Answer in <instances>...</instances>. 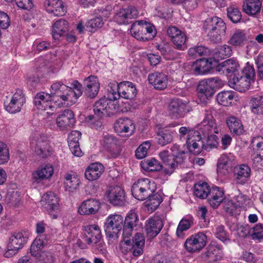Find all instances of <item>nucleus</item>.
Masks as SVG:
<instances>
[{
	"label": "nucleus",
	"instance_id": "49",
	"mask_svg": "<svg viewBox=\"0 0 263 263\" xmlns=\"http://www.w3.org/2000/svg\"><path fill=\"white\" fill-rule=\"evenodd\" d=\"M250 109L254 114L263 115V96L253 98L250 101Z\"/></svg>",
	"mask_w": 263,
	"mask_h": 263
},
{
	"label": "nucleus",
	"instance_id": "24",
	"mask_svg": "<svg viewBox=\"0 0 263 263\" xmlns=\"http://www.w3.org/2000/svg\"><path fill=\"white\" fill-rule=\"evenodd\" d=\"M100 208V202L95 199H89L84 201L78 208V212L81 215H93Z\"/></svg>",
	"mask_w": 263,
	"mask_h": 263
},
{
	"label": "nucleus",
	"instance_id": "26",
	"mask_svg": "<svg viewBox=\"0 0 263 263\" xmlns=\"http://www.w3.org/2000/svg\"><path fill=\"white\" fill-rule=\"evenodd\" d=\"M224 199L223 190L217 186H213L208 196L209 204L214 209L217 208Z\"/></svg>",
	"mask_w": 263,
	"mask_h": 263
},
{
	"label": "nucleus",
	"instance_id": "32",
	"mask_svg": "<svg viewBox=\"0 0 263 263\" xmlns=\"http://www.w3.org/2000/svg\"><path fill=\"white\" fill-rule=\"evenodd\" d=\"M251 81L242 76H234L232 79L228 81L229 85L233 89L240 91L244 92L248 90L250 87Z\"/></svg>",
	"mask_w": 263,
	"mask_h": 263
},
{
	"label": "nucleus",
	"instance_id": "13",
	"mask_svg": "<svg viewBox=\"0 0 263 263\" xmlns=\"http://www.w3.org/2000/svg\"><path fill=\"white\" fill-rule=\"evenodd\" d=\"M34 103L39 109H49L52 111L55 110L60 105V103L57 104V102L52 100V97L50 94L44 92L36 95L34 99Z\"/></svg>",
	"mask_w": 263,
	"mask_h": 263
},
{
	"label": "nucleus",
	"instance_id": "62",
	"mask_svg": "<svg viewBox=\"0 0 263 263\" xmlns=\"http://www.w3.org/2000/svg\"><path fill=\"white\" fill-rule=\"evenodd\" d=\"M186 40V37L184 33L182 32L179 34L175 39L172 40L176 47L180 50H184L185 48V43Z\"/></svg>",
	"mask_w": 263,
	"mask_h": 263
},
{
	"label": "nucleus",
	"instance_id": "9",
	"mask_svg": "<svg viewBox=\"0 0 263 263\" xmlns=\"http://www.w3.org/2000/svg\"><path fill=\"white\" fill-rule=\"evenodd\" d=\"M30 147L37 155L42 158H46L52 153L49 141L44 136L39 135L32 138L30 141Z\"/></svg>",
	"mask_w": 263,
	"mask_h": 263
},
{
	"label": "nucleus",
	"instance_id": "58",
	"mask_svg": "<svg viewBox=\"0 0 263 263\" xmlns=\"http://www.w3.org/2000/svg\"><path fill=\"white\" fill-rule=\"evenodd\" d=\"M250 198L247 195L238 192L234 197V202L237 207L246 208L249 203Z\"/></svg>",
	"mask_w": 263,
	"mask_h": 263
},
{
	"label": "nucleus",
	"instance_id": "17",
	"mask_svg": "<svg viewBox=\"0 0 263 263\" xmlns=\"http://www.w3.org/2000/svg\"><path fill=\"white\" fill-rule=\"evenodd\" d=\"M136 129L134 121L128 118L119 119L115 124V130L120 136L129 137Z\"/></svg>",
	"mask_w": 263,
	"mask_h": 263
},
{
	"label": "nucleus",
	"instance_id": "40",
	"mask_svg": "<svg viewBox=\"0 0 263 263\" xmlns=\"http://www.w3.org/2000/svg\"><path fill=\"white\" fill-rule=\"evenodd\" d=\"M80 183V179L77 175L66 173L64 175V184L66 191L71 193L76 190Z\"/></svg>",
	"mask_w": 263,
	"mask_h": 263
},
{
	"label": "nucleus",
	"instance_id": "39",
	"mask_svg": "<svg viewBox=\"0 0 263 263\" xmlns=\"http://www.w3.org/2000/svg\"><path fill=\"white\" fill-rule=\"evenodd\" d=\"M247 36L245 30L236 29L229 41V43L237 47H242L247 41Z\"/></svg>",
	"mask_w": 263,
	"mask_h": 263
},
{
	"label": "nucleus",
	"instance_id": "30",
	"mask_svg": "<svg viewBox=\"0 0 263 263\" xmlns=\"http://www.w3.org/2000/svg\"><path fill=\"white\" fill-rule=\"evenodd\" d=\"M84 85L85 86V92L88 97L93 98L98 95L100 88V83L96 77L90 76L85 79Z\"/></svg>",
	"mask_w": 263,
	"mask_h": 263
},
{
	"label": "nucleus",
	"instance_id": "10",
	"mask_svg": "<svg viewBox=\"0 0 263 263\" xmlns=\"http://www.w3.org/2000/svg\"><path fill=\"white\" fill-rule=\"evenodd\" d=\"M207 236L203 232H198L191 235L184 242L185 249L190 253L201 251L206 246Z\"/></svg>",
	"mask_w": 263,
	"mask_h": 263
},
{
	"label": "nucleus",
	"instance_id": "56",
	"mask_svg": "<svg viewBox=\"0 0 263 263\" xmlns=\"http://www.w3.org/2000/svg\"><path fill=\"white\" fill-rule=\"evenodd\" d=\"M214 234L217 238L224 243L230 241L229 234L222 225H218L215 228Z\"/></svg>",
	"mask_w": 263,
	"mask_h": 263
},
{
	"label": "nucleus",
	"instance_id": "6",
	"mask_svg": "<svg viewBox=\"0 0 263 263\" xmlns=\"http://www.w3.org/2000/svg\"><path fill=\"white\" fill-rule=\"evenodd\" d=\"M83 239L91 247L93 251H102L105 243L102 239L101 231L97 224L86 225L83 227Z\"/></svg>",
	"mask_w": 263,
	"mask_h": 263
},
{
	"label": "nucleus",
	"instance_id": "35",
	"mask_svg": "<svg viewBox=\"0 0 263 263\" xmlns=\"http://www.w3.org/2000/svg\"><path fill=\"white\" fill-rule=\"evenodd\" d=\"M69 28V24L67 21L60 19L52 25V36L54 40H58L61 36L67 34Z\"/></svg>",
	"mask_w": 263,
	"mask_h": 263
},
{
	"label": "nucleus",
	"instance_id": "21",
	"mask_svg": "<svg viewBox=\"0 0 263 263\" xmlns=\"http://www.w3.org/2000/svg\"><path fill=\"white\" fill-rule=\"evenodd\" d=\"M163 227L162 220L158 216L149 218L145 221V229L147 236L154 238L161 231Z\"/></svg>",
	"mask_w": 263,
	"mask_h": 263
},
{
	"label": "nucleus",
	"instance_id": "42",
	"mask_svg": "<svg viewBox=\"0 0 263 263\" xmlns=\"http://www.w3.org/2000/svg\"><path fill=\"white\" fill-rule=\"evenodd\" d=\"M46 240L43 235H39L34 239L30 247V253L32 256L39 257L42 250L43 249Z\"/></svg>",
	"mask_w": 263,
	"mask_h": 263
},
{
	"label": "nucleus",
	"instance_id": "64",
	"mask_svg": "<svg viewBox=\"0 0 263 263\" xmlns=\"http://www.w3.org/2000/svg\"><path fill=\"white\" fill-rule=\"evenodd\" d=\"M206 145L205 147V149L206 151H209V147L211 148H217L219 144V138L218 137L213 134H211L206 136Z\"/></svg>",
	"mask_w": 263,
	"mask_h": 263
},
{
	"label": "nucleus",
	"instance_id": "19",
	"mask_svg": "<svg viewBox=\"0 0 263 263\" xmlns=\"http://www.w3.org/2000/svg\"><path fill=\"white\" fill-rule=\"evenodd\" d=\"M44 6L46 12L54 16H62L66 13V8L62 0H45Z\"/></svg>",
	"mask_w": 263,
	"mask_h": 263
},
{
	"label": "nucleus",
	"instance_id": "34",
	"mask_svg": "<svg viewBox=\"0 0 263 263\" xmlns=\"http://www.w3.org/2000/svg\"><path fill=\"white\" fill-rule=\"evenodd\" d=\"M104 171L103 165L98 162L91 163L86 169L85 176L89 181L99 179Z\"/></svg>",
	"mask_w": 263,
	"mask_h": 263
},
{
	"label": "nucleus",
	"instance_id": "7",
	"mask_svg": "<svg viewBox=\"0 0 263 263\" xmlns=\"http://www.w3.org/2000/svg\"><path fill=\"white\" fill-rule=\"evenodd\" d=\"M220 128L213 118L212 111L208 110L206 111L203 120L198 125L197 129L192 130L198 139H202L211 134H218Z\"/></svg>",
	"mask_w": 263,
	"mask_h": 263
},
{
	"label": "nucleus",
	"instance_id": "2",
	"mask_svg": "<svg viewBox=\"0 0 263 263\" xmlns=\"http://www.w3.org/2000/svg\"><path fill=\"white\" fill-rule=\"evenodd\" d=\"M130 109L129 104L121 102L116 99H109V97H104L96 102L93 106L95 114L99 117L102 115L110 116L118 112H125Z\"/></svg>",
	"mask_w": 263,
	"mask_h": 263
},
{
	"label": "nucleus",
	"instance_id": "22",
	"mask_svg": "<svg viewBox=\"0 0 263 263\" xmlns=\"http://www.w3.org/2000/svg\"><path fill=\"white\" fill-rule=\"evenodd\" d=\"M138 15L137 9L134 6H128L119 10L115 15V20L118 24H125L128 22V20L135 18Z\"/></svg>",
	"mask_w": 263,
	"mask_h": 263
},
{
	"label": "nucleus",
	"instance_id": "54",
	"mask_svg": "<svg viewBox=\"0 0 263 263\" xmlns=\"http://www.w3.org/2000/svg\"><path fill=\"white\" fill-rule=\"evenodd\" d=\"M104 25V21L99 15L88 20L86 23L87 30L90 32H95Z\"/></svg>",
	"mask_w": 263,
	"mask_h": 263
},
{
	"label": "nucleus",
	"instance_id": "60",
	"mask_svg": "<svg viewBox=\"0 0 263 263\" xmlns=\"http://www.w3.org/2000/svg\"><path fill=\"white\" fill-rule=\"evenodd\" d=\"M251 236L254 240L263 241V224H256L252 229Z\"/></svg>",
	"mask_w": 263,
	"mask_h": 263
},
{
	"label": "nucleus",
	"instance_id": "50",
	"mask_svg": "<svg viewBox=\"0 0 263 263\" xmlns=\"http://www.w3.org/2000/svg\"><path fill=\"white\" fill-rule=\"evenodd\" d=\"M173 132L168 130H161L157 135L159 144L164 146L170 143L173 141Z\"/></svg>",
	"mask_w": 263,
	"mask_h": 263
},
{
	"label": "nucleus",
	"instance_id": "27",
	"mask_svg": "<svg viewBox=\"0 0 263 263\" xmlns=\"http://www.w3.org/2000/svg\"><path fill=\"white\" fill-rule=\"evenodd\" d=\"M74 123V114L69 109L64 110L57 118L58 126L63 129L72 127Z\"/></svg>",
	"mask_w": 263,
	"mask_h": 263
},
{
	"label": "nucleus",
	"instance_id": "25",
	"mask_svg": "<svg viewBox=\"0 0 263 263\" xmlns=\"http://www.w3.org/2000/svg\"><path fill=\"white\" fill-rule=\"evenodd\" d=\"M148 80L149 84L156 89L163 90L167 85V76L162 72H155L149 74Z\"/></svg>",
	"mask_w": 263,
	"mask_h": 263
},
{
	"label": "nucleus",
	"instance_id": "16",
	"mask_svg": "<svg viewBox=\"0 0 263 263\" xmlns=\"http://www.w3.org/2000/svg\"><path fill=\"white\" fill-rule=\"evenodd\" d=\"M137 95V90L135 85L129 81L122 82L119 83L118 91L115 93V97H111L117 101L120 98L127 100L134 98Z\"/></svg>",
	"mask_w": 263,
	"mask_h": 263
},
{
	"label": "nucleus",
	"instance_id": "53",
	"mask_svg": "<svg viewBox=\"0 0 263 263\" xmlns=\"http://www.w3.org/2000/svg\"><path fill=\"white\" fill-rule=\"evenodd\" d=\"M188 53L192 57L208 55L210 53V50L203 45L195 46L191 47L188 50Z\"/></svg>",
	"mask_w": 263,
	"mask_h": 263
},
{
	"label": "nucleus",
	"instance_id": "3",
	"mask_svg": "<svg viewBox=\"0 0 263 263\" xmlns=\"http://www.w3.org/2000/svg\"><path fill=\"white\" fill-rule=\"evenodd\" d=\"M203 29L211 41L217 43L221 40L222 36L225 34L227 26L222 18L212 16L204 20Z\"/></svg>",
	"mask_w": 263,
	"mask_h": 263
},
{
	"label": "nucleus",
	"instance_id": "57",
	"mask_svg": "<svg viewBox=\"0 0 263 263\" xmlns=\"http://www.w3.org/2000/svg\"><path fill=\"white\" fill-rule=\"evenodd\" d=\"M151 145L149 141H145L141 144L136 150L135 156L138 159H142L146 156L147 151Z\"/></svg>",
	"mask_w": 263,
	"mask_h": 263
},
{
	"label": "nucleus",
	"instance_id": "4",
	"mask_svg": "<svg viewBox=\"0 0 263 263\" xmlns=\"http://www.w3.org/2000/svg\"><path fill=\"white\" fill-rule=\"evenodd\" d=\"M172 154H169L167 151L161 152L159 156L163 163L162 171L166 175H171L175 171L179 163L181 162L185 153L179 149V146L173 145L171 147Z\"/></svg>",
	"mask_w": 263,
	"mask_h": 263
},
{
	"label": "nucleus",
	"instance_id": "5",
	"mask_svg": "<svg viewBox=\"0 0 263 263\" xmlns=\"http://www.w3.org/2000/svg\"><path fill=\"white\" fill-rule=\"evenodd\" d=\"M157 190L155 182L148 178H141L136 181L132 187V194L140 201L147 199Z\"/></svg>",
	"mask_w": 263,
	"mask_h": 263
},
{
	"label": "nucleus",
	"instance_id": "48",
	"mask_svg": "<svg viewBox=\"0 0 263 263\" xmlns=\"http://www.w3.org/2000/svg\"><path fill=\"white\" fill-rule=\"evenodd\" d=\"M211 189L206 182L197 183L194 185V193L196 197L200 199H204L208 197Z\"/></svg>",
	"mask_w": 263,
	"mask_h": 263
},
{
	"label": "nucleus",
	"instance_id": "45",
	"mask_svg": "<svg viewBox=\"0 0 263 263\" xmlns=\"http://www.w3.org/2000/svg\"><path fill=\"white\" fill-rule=\"evenodd\" d=\"M205 253L209 258L213 260H219L222 257V248L216 242H213L209 245Z\"/></svg>",
	"mask_w": 263,
	"mask_h": 263
},
{
	"label": "nucleus",
	"instance_id": "44",
	"mask_svg": "<svg viewBox=\"0 0 263 263\" xmlns=\"http://www.w3.org/2000/svg\"><path fill=\"white\" fill-rule=\"evenodd\" d=\"M197 137L194 136L193 132H190L186 141V144L189 151L195 155L199 154L201 152L200 145L197 142H200L201 139H198Z\"/></svg>",
	"mask_w": 263,
	"mask_h": 263
},
{
	"label": "nucleus",
	"instance_id": "55",
	"mask_svg": "<svg viewBox=\"0 0 263 263\" xmlns=\"http://www.w3.org/2000/svg\"><path fill=\"white\" fill-rule=\"evenodd\" d=\"M142 168L147 171L152 172L157 171L161 168L158 161L155 158L147 159L141 162Z\"/></svg>",
	"mask_w": 263,
	"mask_h": 263
},
{
	"label": "nucleus",
	"instance_id": "31",
	"mask_svg": "<svg viewBox=\"0 0 263 263\" xmlns=\"http://www.w3.org/2000/svg\"><path fill=\"white\" fill-rule=\"evenodd\" d=\"M226 122L230 133L233 136L242 135L244 132L243 126L241 121L233 116H228Z\"/></svg>",
	"mask_w": 263,
	"mask_h": 263
},
{
	"label": "nucleus",
	"instance_id": "33",
	"mask_svg": "<svg viewBox=\"0 0 263 263\" xmlns=\"http://www.w3.org/2000/svg\"><path fill=\"white\" fill-rule=\"evenodd\" d=\"M262 6L260 0H243L242 11L250 16H254L258 14Z\"/></svg>",
	"mask_w": 263,
	"mask_h": 263
},
{
	"label": "nucleus",
	"instance_id": "43",
	"mask_svg": "<svg viewBox=\"0 0 263 263\" xmlns=\"http://www.w3.org/2000/svg\"><path fill=\"white\" fill-rule=\"evenodd\" d=\"M235 94L233 91H222L218 93L216 99L219 104L229 106L232 104Z\"/></svg>",
	"mask_w": 263,
	"mask_h": 263
},
{
	"label": "nucleus",
	"instance_id": "59",
	"mask_svg": "<svg viewBox=\"0 0 263 263\" xmlns=\"http://www.w3.org/2000/svg\"><path fill=\"white\" fill-rule=\"evenodd\" d=\"M147 199L149 202L148 205L154 210H156L163 200L161 193H153Z\"/></svg>",
	"mask_w": 263,
	"mask_h": 263
},
{
	"label": "nucleus",
	"instance_id": "38",
	"mask_svg": "<svg viewBox=\"0 0 263 263\" xmlns=\"http://www.w3.org/2000/svg\"><path fill=\"white\" fill-rule=\"evenodd\" d=\"M236 180L237 183L243 184L251 176V169L247 164H241L235 168Z\"/></svg>",
	"mask_w": 263,
	"mask_h": 263
},
{
	"label": "nucleus",
	"instance_id": "12",
	"mask_svg": "<svg viewBox=\"0 0 263 263\" xmlns=\"http://www.w3.org/2000/svg\"><path fill=\"white\" fill-rule=\"evenodd\" d=\"M26 103V97L21 89H17L13 95L9 102H5V109L9 113L15 114L21 111Z\"/></svg>",
	"mask_w": 263,
	"mask_h": 263
},
{
	"label": "nucleus",
	"instance_id": "52",
	"mask_svg": "<svg viewBox=\"0 0 263 263\" xmlns=\"http://www.w3.org/2000/svg\"><path fill=\"white\" fill-rule=\"evenodd\" d=\"M143 28L142 31L145 33V40L149 41L153 40L157 34V31L155 27L151 23H147L142 20Z\"/></svg>",
	"mask_w": 263,
	"mask_h": 263
},
{
	"label": "nucleus",
	"instance_id": "15",
	"mask_svg": "<svg viewBox=\"0 0 263 263\" xmlns=\"http://www.w3.org/2000/svg\"><path fill=\"white\" fill-rule=\"evenodd\" d=\"M187 102L181 99L175 98L172 99L168 106V115L171 118L178 119L184 117L186 110Z\"/></svg>",
	"mask_w": 263,
	"mask_h": 263
},
{
	"label": "nucleus",
	"instance_id": "51",
	"mask_svg": "<svg viewBox=\"0 0 263 263\" xmlns=\"http://www.w3.org/2000/svg\"><path fill=\"white\" fill-rule=\"evenodd\" d=\"M227 15L234 23L239 22L242 17L239 9L235 5H231L227 8Z\"/></svg>",
	"mask_w": 263,
	"mask_h": 263
},
{
	"label": "nucleus",
	"instance_id": "63",
	"mask_svg": "<svg viewBox=\"0 0 263 263\" xmlns=\"http://www.w3.org/2000/svg\"><path fill=\"white\" fill-rule=\"evenodd\" d=\"M101 117H95L93 115H89L86 118V122L89 126L92 128L98 129L102 125L100 118Z\"/></svg>",
	"mask_w": 263,
	"mask_h": 263
},
{
	"label": "nucleus",
	"instance_id": "47",
	"mask_svg": "<svg viewBox=\"0 0 263 263\" xmlns=\"http://www.w3.org/2000/svg\"><path fill=\"white\" fill-rule=\"evenodd\" d=\"M142 28H143L142 20L137 21L132 25L130 33L132 36L137 40L145 41V33L144 31H142Z\"/></svg>",
	"mask_w": 263,
	"mask_h": 263
},
{
	"label": "nucleus",
	"instance_id": "29",
	"mask_svg": "<svg viewBox=\"0 0 263 263\" xmlns=\"http://www.w3.org/2000/svg\"><path fill=\"white\" fill-rule=\"evenodd\" d=\"M101 144L108 152L111 157L116 158L119 154L117 146V140L110 135H104L101 140Z\"/></svg>",
	"mask_w": 263,
	"mask_h": 263
},
{
	"label": "nucleus",
	"instance_id": "61",
	"mask_svg": "<svg viewBox=\"0 0 263 263\" xmlns=\"http://www.w3.org/2000/svg\"><path fill=\"white\" fill-rule=\"evenodd\" d=\"M205 80L201 81L197 87L198 92L206 93V96H213L214 90Z\"/></svg>",
	"mask_w": 263,
	"mask_h": 263
},
{
	"label": "nucleus",
	"instance_id": "18",
	"mask_svg": "<svg viewBox=\"0 0 263 263\" xmlns=\"http://www.w3.org/2000/svg\"><path fill=\"white\" fill-rule=\"evenodd\" d=\"M41 204L44 210L52 215L53 219L57 218V215L52 213L58 209V200L53 193L48 192L45 194L42 197Z\"/></svg>",
	"mask_w": 263,
	"mask_h": 263
},
{
	"label": "nucleus",
	"instance_id": "46",
	"mask_svg": "<svg viewBox=\"0 0 263 263\" xmlns=\"http://www.w3.org/2000/svg\"><path fill=\"white\" fill-rule=\"evenodd\" d=\"M232 54L231 47L224 44L216 49L213 54V58L216 61L222 60L224 59L230 57Z\"/></svg>",
	"mask_w": 263,
	"mask_h": 263
},
{
	"label": "nucleus",
	"instance_id": "36",
	"mask_svg": "<svg viewBox=\"0 0 263 263\" xmlns=\"http://www.w3.org/2000/svg\"><path fill=\"white\" fill-rule=\"evenodd\" d=\"M212 67V60L205 58L196 60L193 65V68L196 74L207 73L210 71Z\"/></svg>",
	"mask_w": 263,
	"mask_h": 263
},
{
	"label": "nucleus",
	"instance_id": "20",
	"mask_svg": "<svg viewBox=\"0 0 263 263\" xmlns=\"http://www.w3.org/2000/svg\"><path fill=\"white\" fill-rule=\"evenodd\" d=\"M138 222L139 218L137 214L135 211H130L125 218L123 226V237L129 238L133 231L136 230L135 228L138 226Z\"/></svg>",
	"mask_w": 263,
	"mask_h": 263
},
{
	"label": "nucleus",
	"instance_id": "14",
	"mask_svg": "<svg viewBox=\"0 0 263 263\" xmlns=\"http://www.w3.org/2000/svg\"><path fill=\"white\" fill-rule=\"evenodd\" d=\"M105 196L108 201L113 205L121 206L125 202V192L119 186L109 188Z\"/></svg>",
	"mask_w": 263,
	"mask_h": 263
},
{
	"label": "nucleus",
	"instance_id": "37",
	"mask_svg": "<svg viewBox=\"0 0 263 263\" xmlns=\"http://www.w3.org/2000/svg\"><path fill=\"white\" fill-rule=\"evenodd\" d=\"M27 241V237L22 232H15L9 237L8 245L18 250L22 248Z\"/></svg>",
	"mask_w": 263,
	"mask_h": 263
},
{
	"label": "nucleus",
	"instance_id": "11",
	"mask_svg": "<svg viewBox=\"0 0 263 263\" xmlns=\"http://www.w3.org/2000/svg\"><path fill=\"white\" fill-rule=\"evenodd\" d=\"M235 164V157L232 154H224L219 158L217 166L218 177L227 176L233 171Z\"/></svg>",
	"mask_w": 263,
	"mask_h": 263
},
{
	"label": "nucleus",
	"instance_id": "1",
	"mask_svg": "<svg viewBox=\"0 0 263 263\" xmlns=\"http://www.w3.org/2000/svg\"><path fill=\"white\" fill-rule=\"evenodd\" d=\"M71 86L69 87L62 82L53 83L51 85L50 93L52 100L66 105L74 104L82 95L83 87L78 81H73Z\"/></svg>",
	"mask_w": 263,
	"mask_h": 263
},
{
	"label": "nucleus",
	"instance_id": "8",
	"mask_svg": "<svg viewBox=\"0 0 263 263\" xmlns=\"http://www.w3.org/2000/svg\"><path fill=\"white\" fill-rule=\"evenodd\" d=\"M123 223V217L119 214L109 215L104 223V230L106 235L110 238H117L121 231Z\"/></svg>",
	"mask_w": 263,
	"mask_h": 263
},
{
	"label": "nucleus",
	"instance_id": "28",
	"mask_svg": "<svg viewBox=\"0 0 263 263\" xmlns=\"http://www.w3.org/2000/svg\"><path fill=\"white\" fill-rule=\"evenodd\" d=\"M239 64L233 58L227 60L220 63L217 67V70L223 74L231 76L238 71Z\"/></svg>",
	"mask_w": 263,
	"mask_h": 263
},
{
	"label": "nucleus",
	"instance_id": "41",
	"mask_svg": "<svg viewBox=\"0 0 263 263\" xmlns=\"http://www.w3.org/2000/svg\"><path fill=\"white\" fill-rule=\"evenodd\" d=\"M194 224V218L191 216L183 217L179 222L177 230L176 235L178 237L183 238L184 232L189 230Z\"/></svg>",
	"mask_w": 263,
	"mask_h": 263
},
{
	"label": "nucleus",
	"instance_id": "23",
	"mask_svg": "<svg viewBox=\"0 0 263 263\" xmlns=\"http://www.w3.org/2000/svg\"><path fill=\"white\" fill-rule=\"evenodd\" d=\"M53 173L54 169L52 164L43 165L32 173V179L34 182L40 183L42 181L50 179Z\"/></svg>",
	"mask_w": 263,
	"mask_h": 263
}]
</instances>
